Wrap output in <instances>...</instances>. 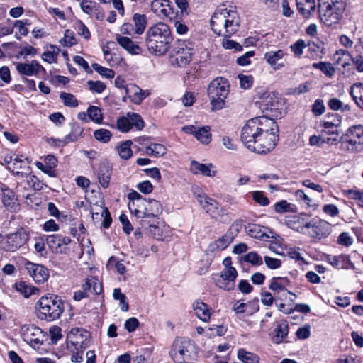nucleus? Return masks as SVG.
Returning a JSON list of instances; mask_svg holds the SVG:
<instances>
[{
    "label": "nucleus",
    "instance_id": "f257e3e1",
    "mask_svg": "<svg viewBox=\"0 0 363 363\" xmlns=\"http://www.w3.org/2000/svg\"><path fill=\"white\" fill-rule=\"evenodd\" d=\"M212 30L220 36H223L222 45L225 49L242 50V45L229 38L235 33L240 25V18L236 10L219 6L216 9L211 18Z\"/></svg>",
    "mask_w": 363,
    "mask_h": 363
},
{
    "label": "nucleus",
    "instance_id": "f03ea898",
    "mask_svg": "<svg viewBox=\"0 0 363 363\" xmlns=\"http://www.w3.org/2000/svg\"><path fill=\"white\" fill-rule=\"evenodd\" d=\"M275 127V121L266 116H259L252 118L245 123L241 130L240 138L243 145L252 152H263L271 148L274 144V136L268 138L266 144H259L258 138L262 136L263 132H267L268 126Z\"/></svg>",
    "mask_w": 363,
    "mask_h": 363
},
{
    "label": "nucleus",
    "instance_id": "7ed1b4c3",
    "mask_svg": "<svg viewBox=\"0 0 363 363\" xmlns=\"http://www.w3.org/2000/svg\"><path fill=\"white\" fill-rule=\"evenodd\" d=\"M174 38L170 27L158 22L148 28L145 33V45L152 55L162 56L169 49Z\"/></svg>",
    "mask_w": 363,
    "mask_h": 363
},
{
    "label": "nucleus",
    "instance_id": "20e7f679",
    "mask_svg": "<svg viewBox=\"0 0 363 363\" xmlns=\"http://www.w3.org/2000/svg\"><path fill=\"white\" fill-rule=\"evenodd\" d=\"M169 354L175 363H192L197 359L198 348L189 338L176 337Z\"/></svg>",
    "mask_w": 363,
    "mask_h": 363
},
{
    "label": "nucleus",
    "instance_id": "39448f33",
    "mask_svg": "<svg viewBox=\"0 0 363 363\" xmlns=\"http://www.w3.org/2000/svg\"><path fill=\"white\" fill-rule=\"evenodd\" d=\"M319 18L325 26L339 23L345 10L343 0H318Z\"/></svg>",
    "mask_w": 363,
    "mask_h": 363
},
{
    "label": "nucleus",
    "instance_id": "423d86ee",
    "mask_svg": "<svg viewBox=\"0 0 363 363\" xmlns=\"http://www.w3.org/2000/svg\"><path fill=\"white\" fill-rule=\"evenodd\" d=\"M36 307L38 318L47 321L58 319L64 311L62 300L54 294L42 296L37 302Z\"/></svg>",
    "mask_w": 363,
    "mask_h": 363
},
{
    "label": "nucleus",
    "instance_id": "0eeeda50",
    "mask_svg": "<svg viewBox=\"0 0 363 363\" xmlns=\"http://www.w3.org/2000/svg\"><path fill=\"white\" fill-rule=\"evenodd\" d=\"M230 92V84L223 77L214 79L208 85V96L213 111L221 110L225 107V99Z\"/></svg>",
    "mask_w": 363,
    "mask_h": 363
},
{
    "label": "nucleus",
    "instance_id": "6e6552de",
    "mask_svg": "<svg viewBox=\"0 0 363 363\" xmlns=\"http://www.w3.org/2000/svg\"><path fill=\"white\" fill-rule=\"evenodd\" d=\"M340 149L348 152H359L363 150V125L350 127L340 137Z\"/></svg>",
    "mask_w": 363,
    "mask_h": 363
},
{
    "label": "nucleus",
    "instance_id": "1a4fd4ad",
    "mask_svg": "<svg viewBox=\"0 0 363 363\" xmlns=\"http://www.w3.org/2000/svg\"><path fill=\"white\" fill-rule=\"evenodd\" d=\"M89 333L82 328H73L67 336V348L69 352H76L77 350L84 351L89 345Z\"/></svg>",
    "mask_w": 363,
    "mask_h": 363
},
{
    "label": "nucleus",
    "instance_id": "9d476101",
    "mask_svg": "<svg viewBox=\"0 0 363 363\" xmlns=\"http://www.w3.org/2000/svg\"><path fill=\"white\" fill-rule=\"evenodd\" d=\"M298 231L308 235L315 242L327 238L330 232V224L324 220H320L317 222H308L300 227Z\"/></svg>",
    "mask_w": 363,
    "mask_h": 363
},
{
    "label": "nucleus",
    "instance_id": "9b49d317",
    "mask_svg": "<svg viewBox=\"0 0 363 363\" xmlns=\"http://www.w3.org/2000/svg\"><path fill=\"white\" fill-rule=\"evenodd\" d=\"M191 50L185 41L179 40L169 57L171 65L175 67H184L191 60Z\"/></svg>",
    "mask_w": 363,
    "mask_h": 363
},
{
    "label": "nucleus",
    "instance_id": "f8f14e48",
    "mask_svg": "<svg viewBox=\"0 0 363 363\" xmlns=\"http://www.w3.org/2000/svg\"><path fill=\"white\" fill-rule=\"evenodd\" d=\"M29 239V234L21 228L15 233L7 235L3 242V248L9 252H15L22 247Z\"/></svg>",
    "mask_w": 363,
    "mask_h": 363
},
{
    "label": "nucleus",
    "instance_id": "ddd939ff",
    "mask_svg": "<svg viewBox=\"0 0 363 363\" xmlns=\"http://www.w3.org/2000/svg\"><path fill=\"white\" fill-rule=\"evenodd\" d=\"M197 201L205 211L214 219H220L223 213L220 205L213 199L206 194H197Z\"/></svg>",
    "mask_w": 363,
    "mask_h": 363
},
{
    "label": "nucleus",
    "instance_id": "4468645a",
    "mask_svg": "<svg viewBox=\"0 0 363 363\" xmlns=\"http://www.w3.org/2000/svg\"><path fill=\"white\" fill-rule=\"evenodd\" d=\"M162 213L161 203L155 199L145 200L140 208H134V215L137 218L156 217Z\"/></svg>",
    "mask_w": 363,
    "mask_h": 363
},
{
    "label": "nucleus",
    "instance_id": "2eb2a0df",
    "mask_svg": "<svg viewBox=\"0 0 363 363\" xmlns=\"http://www.w3.org/2000/svg\"><path fill=\"white\" fill-rule=\"evenodd\" d=\"M238 276V272L235 267L224 268L220 274V277L215 279L216 285L226 291L233 289L235 281Z\"/></svg>",
    "mask_w": 363,
    "mask_h": 363
},
{
    "label": "nucleus",
    "instance_id": "dca6fc26",
    "mask_svg": "<svg viewBox=\"0 0 363 363\" xmlns=\"http://www.w3.org/2000/svg\"><path fill=\"white\" fill-rule=\"evenodd\" d=\"M24 267L36 283H44L50 277L49 270L41 264L26 261Z\"/></svg>",
    "mask_w": 363,
    "mask_h": 363
},
{
    "label": "nucleus",
    "instance_id": "f3484780",
    "mask_svg": "<svg viewBox=\"0 0 363 363\" xmlns=\"http://www.w3.org/2000/svg\"><path fill=\"white\" fill-rule=\"evenodd\" d=\"M42 330L35 325H24L21 329V334L23 340L30 344H38L42 342Z\"/></svg>",
    "mask_w": 363,
    "mask_h": 363
},
{
    "label": "nucleus",
    "instance_id": "a211bd4d",
    "mask_svg": "<svg viewBox=\"0 0 363 363\" xmlns=\"http://www.w3.org/2000/svg\"><path fill=\"white\" fill-rule=\"evenodd\" d=\"M16 69L20 74L26 76L45 73V69L37 60H32L30 63L18 62L16 64Z\"/></svg>",
    "mask_w": 363,
    "mask_h": 363
},
{
    "label": "nucleus",
    "instance_id": "6ab92c4d",
    "mask_svg": "<svg viewBox=\"0 0 363 363\" xmlns=\"http://www.w3.org/2000/svg\"><path fill=\"white\" fill-rule=\"evenodd\" d=\"M284 55L281 50H270L264 54V59L274 70H279L284 67Z\"/></svg>",
    "mask_w": 363,
    "mask_h": 363
},
{
    "label": "nucleus",
    "instance_id": "aec40b11",
    "mask_svg": "<svg viewBox=\"0 0 363 363\" xmlns=\"http://www.w3.org/2000/svg\"><path fill=\"white\" fill-rule=\"evenodd\" d=\"M84 129L78 123H73L71 124V132L67 135L62 140H56L52 138L56 145L59 146H64L67 143L75 142L78 140L83 133Z\"/></svg>",
    "mask_w": 363,
    "mask_h": 363
},
{
    "label": "nucleus",
    "instance_id": "412c9836",
    "mask_svg": "<svg viewBox=\"0 0 363 363\" xmlns=\"http://www.w3.org/2000/svg\"><path fill=\"white\" fill-rule=\"evenodd\" d=\"M290 285V281L287 277H274L270 280L269 289L274 291V295L279 294L282 291H286L287 294L293 296L296 294L287 290V286Z\"/></svg>",
    "mask_w": 363,
    "mask_h": 363
},
{
    "label": "nucleus",
    "instance_id": "4be33fe9",
    "mask_svg": "<svg viewBox=\"0 0 363 363\" xmlns=\"http://www.w3.org/2000/svg\"><path fill=\"white\" fill-rule=\"evenodd\" d=\"M325 260L336 269H353L354 267L350 257L345 255L338 256L329 255L325 257Z\"/></svg>",
    "mask_w": 363,
    "mask_h": 363
},
{
    "label": "nucleus",
    "instance_id": "5701e85b",
    "mask_svg": "<svg viewBox=\"0 0 363 363\" xmlns=\"http://www.w3.org/2000/svg\"><path fill=\"white\" fill-rule=\"evenodd\" d=\"M278 132H279V128L275 122V127L272 126V125L268 126L267 131L263 132V134H262V136L260 138H258L257 140H259L260 143L259 144H266V142L268 141V138H271V136H274L275 139L273 140L274 144L271 148H269L268 150H266V151L263 152H256L258 154H266L267 152H269L272 151L276 146L277 141L279 140V136H278Z\"/></svg>",
    "mask_w": 363,
    "mask_h": 363
},
{
    "label": "nucleus",
    "instance_id": "b1692460",
    "mask_svg": "<svg viewBox=\"0 0 363 363\" xmlns=\"http://www.w3.org/2000/svg\"><path fill=\"white\" fill-rule=\"evenodd\" d=\"M233 240V237L232 233L228 232L218 240L210 243L208 247V250L211 252L223 250L232 242Z\"/></svg>",
    "mask_w": 363,
    "mask_h": 363
},
{
    "label": "nucleus",
    "instance_id": "393cba45",
    "mask_svg": "<svg viewBox=\"0 0 363 363\" xmlns=\"http://www.w3.org/2000/svg\"><path fill=\"white\" fill-rule=\"evenodd\" d=\"M46 242L50 248L58 251L62 246L68 245L71 242V239L58 234L50 235L47 236Z\"/></svg>",
    "mask_w": 363,
    "mask_h": 363
},
{
    "label": "nucleus",
    "instance_id": "a878e982",
    "mask_svg": "<svg viewBox=\"0 0 363 363\" xmlns=\"http://www.w3.org/2000/svg\"><path fill=\"white\" fill-rule=\"evenodd\" d=\"M82 290L86 292L87 294H100L102 291V285L96 277H89L86 278V281L82 286Z\"/></svg>",
    "mask_w": 363,
    "mask_h": 363
},
{
    "label": "nucleus",
    "instance_id": "bb28decb",
    "mask_svg": "<svg viewBox=\"0 0 363 363\" xmlns=\"http://www.w3.org/2000/svg\"><path fill=\"white\" fill-rule=\"evenodd\" d=\"M116 40L118 43L128 52L131 54H140L142 52V49L138 45L134 43L128 37L116 35Z\"/></svg>",
    "mask_w": 363,
    "mask_h": 363
},
{
    "label": "nucleus",
    "instance_id": "cd10ccee",
    "mask_svg": "<svg viewBox=\"0 0 363 363\" xmlns=\"http://www.w3.org/2000/svg\"><path fill=\"white\" fill-rule=\"evenodd\" d=\"M196 315L201 320L207 322L211 317L210 308L202 301H196L193 304Z\"/></svg>",
    "mask_w": 363,
    "mask_h": 363
},
{
    "label": "nucleus",
    "instance_id": "c85d7f7f",
    "mask_svg": "<svg viewBox=\"0 0 363 363\" xmlns=\"http://www.w3.org/2000/svg\"><path fill=\"white\" fill-rule=\"evenodd\" d=\"M298 12L305 18L311 16V12L315 11V0H296Z\"/></svg>",
    "mask_w": 363,
    "mask_h": 363
},
{
    "label": "nucleus",
    "instance_id": "c756f323",
    "mask_svg": "<svg viewBox=\"0 0 363 363\" xmlns=\"http://www.w3.org/2000/svg\"><path fill=\"white\" fill-rule=\"evenodd\" d=\"M263 111H273L278 108V100L274 94H268L259 102Z\"/></svg>",
    "mask_w": 363,
    "mask_h": 363
},
{
    "label": "nucleus",
    "instance_id": "7c9ffc66",
    "mask_svg": "<svg viewBox=\"0 0 363 363\" xmlns=\"http://www.w3.org/2000/svg\"><path fill=\"white\" fill-rule=\"evenodd\" d=\"M233 310L236 313H243L245 312L252 314L259 310L258 300L247 303H239L238 301L235 303Z\"/></svg>",
    "mask_w": 363,
    "mask_h": 363
},
{
    "label": "nucleus",
    "instance_id": "2f4dec72",
    "mask_svg": "<svg viewBox=\"0 0 363 363\" xmlns=\"http://www.w3.org/2000/svg\"><path fill=\"white\" fill-rule=\"evenodd\" d=\"M350 94L357 106L363 110V83L354 84L350 87Z\"/></svg>",
    "mask_w": 363,
    "mask_h": 363
},
{
    "label": "nucleus",
    "instance_id": "473e14b6",
    "mask_svg": "<svg viewBox=\"0 0 363 363\" xmlns=\"http://www.w3.org/2000/svg\"><path fill=\"white\" fill-rule=\"evenodd\" d=\"M212 167V164H210L208 165L201 164L196 161H192L191 163L190 169L192 173L196 174L198 173H201L204 176L207 177H214L216 174L215 171H211V168Z\"/></svg>",
    "mask_w": 363,
    "mask_h": 363
},
{
    "label": "nucleus",
    "instance_id": "72a5a7b5",
    "mask_svg": "<svg viewBox=\"0 0 363 363\" xmlns=\"http://www.w3.org/2000/svg\"><path fill=\"white\" fill-rule=\"evenodd\" d=\"M167 153L164 145L159 143H150L145 146V154L155 157L164 156Z\"/></svg>",
    "mask_w": 363,
    "mask_h": 363
},
{
    "label": "nucleus",
    "instance_id": "f704fd0d",
    "mask_svg": "<svg viewBox=\"0 0 363 363\" xmlns=\"http://www.w3.org/2000/svg\"><path fill=\"white\" fill-rule=\"evenodd\" d=\"M328 120L323 122V130H338L342 124V117L337 113L328 114Z\"/></svg>",
    "mask_w": 363,
    "mask_h": 363
},
{
    "label": "nucleus",
    "instance_id": "c9c22d12",
    "mask_svg": "<svg viewBox=\"0 0 363 363\" xmlns=\"http://www.w3.org/2000/svg\"><path fill=\"white\" fill-rule=\"evenodd\" d=\"M111 174V169L108 165L101 164L98 172V179L99 183L104 188H106L109 185Z\"/></svg>",
    "mask_w": 363,
    "mask_h": 363
},
{
    "label": "nucleus",
    "instance_id": "e433bc0d",
    "mask_svg": "<svg viewBox=\"0 0 363 363\" xmlns=\"http://www.w3.org/2000/svg\"><path fill=\"white\" fill-rule=\"evenodd\" d=\"M352 57L347 50H339L333 55V60L337 65L345 67L350 64Z\"/></svg>",
    "mask_w": 363,
    "mask_h": 363
},
{
    "label": "nucleus",
    "instance_id": "4c0bfd02",
    "mask_svg": "<svg viewBox=\"0 0 363 363\" xmlns=\"http://www.w3.org/2000/svg\"><path fill=\"white\" fill-rule=\"evenodd\" d=\"M133 21L134 23L135 33L137 35L142 34L147 26V18L145 15L135 13L133 16Z\"/></svg>",
    "mask_w": 363,
    "mask_h": 363
},
{
    "label": "nucleus",
    "instance_id": "58836bf2",
    "mask_svg": "<svg viewBox=\"0 0 363 363\" xmlns=\"http://www.w3.org/2000/svg\"><path fill=\"white\" fill-rule=\"evenodd\" d=\"M128 199L131 201L128 203V208L134 214V208H140L145 202V199L135 191H132L128 194Z\"/></svg>",
    "mask_w": 363,
    "mask_h": 363
},
{
    "label": "nucleus",
    "instance_id": "ea45409f",
    "mask_svg": "<svg viewBox=\"0 0 363 363\" xmlns=\"http://www.w3.org/2000/svg\"><path fill=\"white\" fill-rule=\"evenodd\" d=\"M48 47L50 50L43 52L41 55L42 60L50 64L57 62L60 49L54 45H50Z\"/></svg>",
    "mask_w": 363,
    "mask_h": 363
},
{
    "label": "nucleus",
    "instance_id": "a19ab883",
    "mask_svg": "<svg viewBox=\"0 0 363 363\" xmlns=\"http://www.w3.org/2000/svg\"><path fill=\"white\" fill-rule=\"evenodd\" d=\"M195 138L203 144H208L211 140V128L209 126L198 127Z\"/></svg>",
    "mask_w": 363,
    "mask_h": 363
},
{
    "label": "nucleus",
    "instance_id": "79ce46f5",
    "mask_svg": "<svg viewBox=\"0 0 363 363\" xmlns=\"http://www.w3.org/2000/svg\"><path fill=\"white\" fill-rule=\"evenodd\" d=\"M275 336L273 340L276 343H279L287 336L289 333V326L286 321H283L278 324L275 329Z\"/></svg>",
    "mask_w": 363,
    "mask_h": 363
},
{
    "label": "nucleus",
    "instance_id": "37998d69",
    "mask_svg": "<svg viewBox=\"0 0 363 363\" xmlns=\"http://www.w3.org/2000/svg\"><path fill=\"white\" fill-rule=\"evenodd\" d=\"M16 201L15 195L11 189H2V202L6 208L14 209Z\"/></svg>",
    "mask_w": 363,
    "mask_h": 363
},
{
    "label": "nucleus",
    "instance_id": "c03bdc74",
    "mask_svg": "<svg viewBox=\"0 0 363 363\" xmlns=\"http://www.w3.org/2000/svg\"><path fill=\"white\" fill-rule=\"evenodd\" d=\"M328 105L333 111H341L342 113H350L351 111V106L349 104H344L337 98H331Z\"/></svg>",
    "mask_w": 363,
    "mask_h": 363
},
{
    "label": "nucleus",
    "instance_id": "a18cd8bd",
    "mask_svg": "<svg viewBox=\"0 0 363 363\" xmlns=\"http://www.w3.org/2000/svg\"><path fill=\"white\" fill-rule=\"evenodd\" d=\"M245 229L247 235L254 238L262 239L265 235L263 227L257 224L249 223Z\"/></svg>",
    "mask_w": 363,
    "mask_h": 363
},
{
    "label": "nucleus",
    "instance_id": "49530a36",
    "mask_svg": "<svg viewBox=\"0 0 363 363\" xmlns=\"http://www.w3.org/2000/svg\"><path fill=\"white\" fill-rule=\"evenodd\" d=\"M238 358L243 363H259V357L244 349H240L238 352Z\"/></svg>",
    "mask_w": 363,
    "mask_h": 363
},
{
    "label": "nucleus",
    "instance_id": "de8ad7c7",
    "mask_svg": "<svg viewBox=\"0 0 363 363\" xmlns=\"http://www.w3.org/2000/svg\"><path fill=\"white\" fill-rule=\"evenodd\" d=\"M296 199L303 204L307 205L309 207H313L314 209L316 208L318 204L316 202L309 197L303 190H297L294 193Z\"/></svg>",
    "mask_w": 363,
    "mask_h": 363
},
{
    "label": "nucleus",
    "instance_id": "09e8293b",
    "mask_svg": "<svg viewBox=\"0 0 363 363\" xmlns=\"http://www.w3.org/2000/svg\"><path fill=\"white\" fill-rule=\"evenodd\" d=\"M127 116L129 119L131 128H135L137 130H141L144 128L145 123L139 114L133 112H128L127 113Z\"/></svg>",
    "mask_w": 363,
    "mask_h": 363
},
{
    "label": "nucleus",
    "instance_id": "8fccbe9b",
    "mask_svg": "<svg viewBox=\"0 0 363 363\" xmlns=\"http://www.w3.org/2000/svg\"><path fill=\"white\" fill-rule=\"evenodd\" d=\"M29 167H28V162L25 160H23L20 157H18V156H16L14 157V162L13 163V164L11 165L10 169L15 174H23V172H20V170L21 169H28Z\"/></svg>",
    "mask_w": 363,
    "mask_h": 363
},
{
    "label": "nucleus",
    "instance_id": "3c124183",
    "mask_svg": "<svg viewBox=\"0 0 363 363\" xmlns=\"http://www.w3.org/2000/svg\"><path fill=\"white\" fill-rule=\"evenodd\" d=\"M131 144L132 142L130 140H127L118 147V153L122 159L128 160L132 156Z\"/></svg>",
    "mask_w": 363,
    "mask_h": 363
},
{
    "label": "nucleus",
    "instance_id": "603ef678",
    "mask_svg": "<svg viewBox=\"0 0 363 363\" xmlns=\"http://www.w3.org/2000/svg\"><path fill=\"white\" fill-rule=\"evenodd\" d=\"M113 296L114 299L119 301V305L121 311L126 312L129 309V305L126 299V296L123 294L119 288L113 290Z\"/></svg>",
    "mask_w": 363,
    "mask_h": 363
},
{
    "label": "nucleus",
    "instance_id": "864d4df0",
    "mask_svg": "<svg viewBox=\"0 0 363 363\" xmlns=\"http://www.w3.org/2000/svg\"><path fill=\"white\" fill-rule=\"evenodd\" d=\"M323 133L328 135L327 138H325L323 140V143H326L329 145H335L338 142H340L339 136H340V131L339 130H323Z\"/></svg>",
    "mask_w": 363,
    "mask_h": 363
},
{
    "label": "nucleus",
    "instance_id": "5fc2aeb1",
    "mask_svg": "<svg viewBox=\"0 0 363 363\" xmlns=\"http://www.w3.org/2000/svg\"><path fill=\"white\" fill-rule=\"evenodd\" d=\"M87 114L89 119L96 122V123H101L103 120L101 111L97 106H90L87 109Z\"/></svg>",
    "mask_w": 363,
    "mask_h": 363
},
{
    "label": "nucleus",
    "instance_id": "6e6d98bb",
    "mask_svg": "<svg viewBox=\"0 0 363 363\" xmlns=\"http://www.w3.org/2000/svg\"><path fill=\"white\" fill-rule=\"evenodd\" d=\"M314 68L322 71L326 76L331 77L335 73V69L330 62H320L313 65Z\"/></svg>",
    "mask_w": 363,
    "mask_h": 363
},
{
    "label": "nucleus",
    "instance_id": "4d7b16f0",
    "mask_svg": "<svg viewBox=\"0 0 363 363\" xmlns=\"http://www.w3.org/2000/svg\"><path fill=\"white\" fill-rule=\"evenodd\" d=\"M60 99L66 106L77 107L79 104L76 97L69 93L61 92L60 94Z\"/></svg>",
    "mask_w": 363,
    "mask_h": 363
},
{
    "label": "nucleus",
    "instance_id": "13d9d810",
    "mask_svg": "<svg viewBox=\"0 0 363 363\" xmlns=\"http://www.w3.org/2000/svg\"><path fill=\"white\" fill-rule=\"evenodd\" d=\"M94 136L100 142L108 143L111 140L112 134L108 130L100 128L94 132Z\"/></svg>",
    "mask_w": 363,
    "mask_h": 363
},
{
    "label": "nucleus",
    "instance_id": "bf43d9fd",
    "mask_svg": "<svg viewBox=\"0 0 363 363\" xmlns=\"http://www.w3.org/2000/svg\"><path fill=\"white\" fill-rule=\"evenodd\" d=\"M80 6L82 11L89 15L94 14V12L97 11V9L99 8V6L96 2L87 0H83L80 4Z\"/></svg>",
    "mask_w": 363,
    "mask_h": 363
},
{
    "label": "nucleus",
    "instance_id": "052dcab7",
    "mask_svg": "<svg viewBox=\"0 0 363 363\" xmlns=\"http://www.w3.org/2000/svg\"><path fill=\"white\" fill-rule=\"evenodd\" d=\"M93 69L100 74L102 77H106L107 79H112L115 76V72L113 69L104 67L101 66L97 63H94L92 65Z\"/></svg>",
    "mask_w": 363,
    "mask_h": 363
},
{
    "label": "nucleus",
    "instance_id": "680f3d73",
    "mask_svg": "<svg viewBox=\"0 0 363 363\" xmlns=\"http://www.w3.org/2000/svg\"><path fill=\"white\" fill-rule=\"evenodd\" d=\"M16 289L21 292L25 297L28 298L38 291V289L34 286H28L25 282H20L16 284Z\"/></svg>",
    "mask_w": 363,
    "mask_h": 363
},
{
    "label": "nucleus",
    "instance_id": "e2e57ef3",
    "mask_svg": "<svg viewBox=\"0 0 363 363\" xmlns=\"http://www.w3.org/2000/svg\"><path fill=\"white\" fill-rule=\"evenodd\" d=\"M307 47L305 41L302 39L298 40L294 44L290 45L291 51L294 54L296 57H300L303 54V50Z\"/></svg>",
    "mask_w": 363,
    "mask_h": 363
},
{
    "label": "nucleus",
    "instance_id": "0e129e2a",
    "mask_svg": "<svg viewBox=\"0 0 363 363\" xmlns=\"http://www.w3.org/2000/svg\"><path fill=\"white\" fill-rule=\"evenodd\" d=\"M243 259L252 265H261L263 262L262 257L255 252L247 253L244 256Z\"/></svg>",
    "mask_w": 363,
    "mask_h": 363
},
{
    "label": "nucleus",
    "instance_id": "69168bd1",
    "mask_svg": "<svg viewBox=\"0 0 363 363\" xmlns=\"http://www.w3.org/2000/svg\"><path fill=\"white\" fill-rule=\"evenodd\" d=\"M252 199L253 200L257 203L259 205L262 206H267L269 203V199L265 196L262 191H255L252 192Z\"/></svg>",
    "mask_w": 363,
    "mask_h": 363
},
{
    "label": "nucleus",
    "instance_id": "338daca9",
    "mask_svg": "<svg viewBox=\"0 0 363 363\" xmlns=\"http://www.w3.org/2000/svg\"><path fill=\"white\" fill-rule=\"evenodd\" d=\"M87 85L91 91L97 94L102 93L106 89L105 84L101 81L89 80Z\"/></svg>",
    "mask_w": 363,
    "mask_h": 363
},
{
    "label": "nucleus",
    "instance_id": "774afa93",
    "mask_svg": "<svg viewBox=\"0 0 363 363\" xmlns=\"http://www.w3.org/2000/svg\"><path fill=\"white\" fill-rule=\"evenodd\" d=\"M117 128L123 133H127L131 129L127 114L117 120Z\"/></svg>",
    "mask_w": 363,
    "mask_h": 363
}]
</instances>
